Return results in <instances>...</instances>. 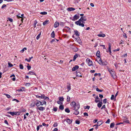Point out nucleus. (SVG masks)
Here are the masks:
<instances>
[{
	"instance_id": "obj_1",
	"label": "nucleus",
	"mask_w": 131,
	"mask_h": 131,
	"mask_svg": "<svg viewBox=\"0 0 131 131\" xmlns=\"http://www.w3.org/2000/svg\"><path fill=\"white\" fill-rule=\"evenodd\" d=\"M70 105L72 107H74L73 109H75L76 108L79 109L80 108V105L79 103H76L75 102H72Z\"/></svg>"
},
{
	"instance_id": "obj_2",
	"label": "nucleus",
	"mask_w": 131,
	"mask_h": 131,
	"mask_svg": "<svg viewBox=\"0 0 131 131\" xmlns=\"http://www.w3.org/2000/svg\"><path fill=\"white\" fill-rule=\"evenodd\" d=\"M82 17H81L78 20L75 21V24L81 26L82 27H84V25L83 23H81V22H82Z\"/></svg>"
},
{
	"instance_id": "obj_3",
	"label": "nucleus",
	"mask_w": 131,
	"mask_h": 131,
	"mask_svg": "<svg viewBox=\"0 0 131 131\" xmlns=\"http://www.w3.org/2000/svg\"><path fill=\"white\" fill-rule=\"evenodd\" d=\"M111 77L114 79H115L117 78L116 73L113 69L110 72Z\"/></svg>"
},
{
	"instance_id": "obj_4",
	"label": "nucleus",
	"mask_w": 131,
	"mask_h": 131,
	"mask_svg": "<svg viewBox=\"0 0 131 131\" xmlns=\"http://www.w3.org/2000/svg\"><path fill=\"white\" fill-rule=\"evenodd\" d=\"M79 14H77L74 15L72 20L73 21H75L79 19Z\"/></svg>"
},
{
	"instance_id": "obj_5",
	"label": "nucleus",
	"mask_w": 131,
	"mask_h": 131,
	"mask_svg": "<svg viewBox=\"0 0 131 131\" xmlns=\"http://www.w3.org/2000/svg\"><path fill=\"white\" fill-rule=\"evenodd\" d=\"M102 121H100L97 122V124L94 125L93 126L94 127L95 126L96 127L95 128L96 129H97L98 128V127L101 125V124H102Z\"/></svg>"
},
{
	"instance_id": "obj_6",
	"label": "nucleus",
	"mask_w": 131,
	"mask_h": 131,
	"mask_svg": "<svg viewBox=\"0 0 131 131\" xmlns=\"http://www.w3.org/2000/svg\"><path fill=\"white\" fill-rule=\"evenodd\" d=\"M86 62L88 64V66H90L92 65V61L90 59L88 58H87L86 61Z\"/></svg>"
},
{
	"instance_id": "obj_7",
	"label": "nucleus",
	"mask_w": 131,
	"mask_h": 131,
	"mask_svg": "<svg viewBox=\"0 0 131 131\" xmlns=\"http://www.w3.org/2000/svg\"><path fill=\"white\" fill-rule=\"evenodd\" d=\"M64 121H66V122L69 124H70L72 123V119H70L68 118L66 119H65Z\"/></svg>"
},
{
	"instance_id": "obj_8",
	"label": "nucleus",
	"mask_w": 131,
	"mask_h": 131,
	"mask_svg": "<svg viewBox=\"0 0 131 131\" xmlns=\"http://www.w3.org/2000/svg\"><path fill=\"white\" fill-rule=\"evenodd\" d=\"M37 110H38L40 111H43L45 110V108L42 106H40L38 107L37 108Z\"/></svg>"
},
{
	"instance_id": "obj_9",
	"label": "nucleus",
	"mask_w": 131,
	"mask_h": 131,
	"mask_svg": "<svg viewBox=\"0 0 131 131\" xmlns=\"http://www.w3.org/2000/svg\"><path fill=\"white\" fill-rule=\"evenodd\" d=\"M79 68V67L78 65H75L74 67L72 68V70L73 71H74L76 70Z\"/></svg>"
},
{
	"instance_id": "obj_10",
	"label": "nucleus",
	"mask_w": 131,
	"mask_h": 131,
	"mask_svg": "<svg viewBox=\"0 0 131 131\" xmlns=\"http://www.w3.org/2000/svg\"><path fill=\"white\" fill-rule=\"evenodd\" d=\"M78 109H77V108L76 109H73L72 110H73L75 111L73 113V114H74L75 115H77L79 114V112L78 111Z\"/></svg>"
},
{
	"instance_id": "obj_11",
	"label": "nucleus",
	"mask_w": 131,
	"mask_h": 131,
	"mask_svg": "<svg viewBox=\"0 0 131 131\" xmlns=\"http://www.w3.org/2000/svg\"><path fill=\"white\" fill-rule=\"evenodd\" d=\"M64 30H66V32H67L68 31L71 30V29L68 27L66 26L64 27V29H63V31Z\"/></svg>"
},
{
	"instance_id": "obj_12",
	"label": "nucleus",
	"mask_w": 131,
	"mask_h": 131,
	"mask_svg": "<svg viewBox=\"0 0 131 131\" xmlns=\"http://www.w3.org/2000/svg\"><path fill=\"white\" fill-rule=\"evenodd\" d=\"M67 10L68 11H72L74 10H75V9L73 7H69L67 8Z\"/></svg>"
},
{
	"instance_id": "obj_13",
	"label": "nucleus",
	"mask_w": 131,
	"mask_h": 131,
	"mask_svg": "<svg viewBox=\"0 0 131 131\" xmlns=\"http://www.w3.org/2000/svg\"><path fill=\"white\" fill-rule=\"evenodd\" d=\"M59 23L57 21L56 22L54 23V27L55 28H57L59 26Z\"/></svg>"
},
{
	"instance_id": "obj_14",
	"label": "nucleus",
	"mask_w": 131,
	"mask_h": 131,
	"mask_svg": "<svg viewBox=\"0 0 131 131\" xmlns=\"http://www.w3.org/2000/svg\"><path fill=\"white\" fill-rule=\"evenodd\" d=\"M97 60H97V62L99 63V64H100L101 65V64L102 61L100 57L99 58H98Z\"/></svg>"
},
{
	"instance_id": "obj_15",
	"label": "nucleus",
	"mask_w": 131,
	"mask_h": 131,
	"mask_svg": "<svg viewBox=\"0 0 131 131\" xmlns=\"http://www.w3.org/2000/svg\"><path fill=\"white\" fill-rule=\"evenodd\" d=\"M76 75L78 77H82V76L81 75V73L79 72L78 71V70H77L76 71Z\"/></svg>"
},
{
	"instance_id": "obj_16",
	"label": "nucleus",
	"mask_w": 131,
	"mask_h": 131,
	"mask_svg": "<svg viewBox=\"0 0 131 131\" xmlns=\"http://www.w3.org/2000/svg\"><path fill=\"white\" fill-rule=\"evenodd\" d=\"M68 85L67 86V88L68 90V91L71 89V86L70 83H68Z\"/></svg>"
},
{
	"instance_id": "obj_17",
	"label": "nucleus",
	"mask_w": 131,
	"mask_h": 131,
	"mask_svg": "<svg viewBox=\"0 0 131 131\" xmlns=\"http://www.w3.org/2000/svg\"><path fill=\"white\" fill-rule=\"evenodd\" d=\"M37 102L36 103V105L37 107H38L41 105L40 102V101L37 100Z\"/></svg>"
},
{
	"instance_id": "obj_18",
	"label": "nucleus",
	"mask_w": 131,
	"mask_h": 131,
	"mask_svg": "<svg viewBox=\"0 0 131 131\" xmlns=\"http://www.w3.org/2000/svg\"><path fill=\"white\" fill-rule=\"evenodd\" d=\"M81 17H82V23H85L84 21H86V19L85 16Z\"/></svg>"
},
{
	"instance_id": "obj_19",
	"label": "nucleus",
	"mask_w": 131,
	"mask_h": 131,
	"mask_svg": "<svg viewBox=\"0 0 131 131\" xmlns=\"http://www.w3.org/2000/svg\"><path fill=\"white\" fill-rule=\"evenodd\" d=\"M111 43H109L108 44V50L106 51L107 52H108L109 51H111Z\"/></svg>"
},
{
	"instance_id": "obj_20",
	"label": "nucleus",
	"mask_w": 131,
	"mask_h": 131,
	"mask_svg": "<svg viewBox=\"0 0 131 131\" xmlns=\"http://www.w3.org/2000/svg\"><path fill=\"white\" fill-rule=\"evenodd\" d=\"M55 36L54 31H53L51 34V37L52 38H54Z\"/></svg>"
},
{
	"instance_id": "obj_21",
	"label": "nucleus",
	"mask_w": 131,
	"mask_h": 131,
	"mask_svg": "<svg viewBox=\"0 0 131 131\" xmlns=\"http://www.w3.org/2000/svg\"><path fill=\"white\" fill-rule=\"evenodd\" d=\"M103 104V103L102 102H99L97 104V106L99 108L101 107Z\"/></svg>"
},
{
	"instance_id": "obj_22",
	"label": "nucleus",
	"mask_w": 131,
	"mask_h": 131,
	"mask_svg": "<svg viewBox=\"0 0 131 131\" xmlns=\"http://www.w3.org/2000/svg\"><path fill=\"white\" fill-rule=\"evenodd\" d=\"M17 17L18 18L20 19L21 21H22V23L23 22V17H21V16H18V15H17Z\"/></svg>"
},
{
	"instance_id": "obj_23",
	"label": "nucleus",
	"mask_w": 131,
	"mask_h": 131,
	"mask_svg": "<svg viewBox=\"0 0 131 131\" xmlns=\"http://www.w3.org/2000/svg\"><path fill=\"white\" fill-rule=\"evenodd\" d=\"M74 33L77 36H78L80 35V34L79 33L78 31L77 30H74Z\"/></svg>"
},
{
	"instance_id": "obj_24",
	"label": "nucleus",
	"mask_w": 131,
	"mask_h": 131,
	"mask_svg": "<svg viewBox=\"0 0 131 131\" xmlns=\"http://www.w3.org/2000/svg\"><path fill=\"white\" fill-rule=\"evenodd\" d=\"M79 54H75L74 56L73 61H74L78 57Z\"/></svg>"
},
{
	"instance_id": "obj_25",
	"label": "nucleus",
	"mask_w": 131,
	"mask_h": 131,
	"mask_svg": "<svg viewBox=\"0 0 131 131\" xmlns=\"http://www.w3.org/2000/svg\"><path fill=\"white\" fill-rule=\"evenodd\" d=\"M107 64V62L106 61L104 62H102L101 64V65L105 66Z\"/></svg>"
},
{
	"instance_id": "obj_26",
	"label": "nucleus",
	"mask_w": 131,
	"mask_h": 131,
	"mask_svg": "<svg viewBox=\"0 0 131 131\" xmlns=\"http://www.w3.org/2000/svg\"><path fill=\"white\" fill-rule=\"evenodd\" d=\"M59 100L61 102H63L64 101V98L62 96L59 97Z\"/></svg>"
},
{
	"instance_id": "obj_27",
	"label": "nucleus",
	"mask_w": 131,
	"mask_h": 131,
	"mask_svg": "<svg viewBox=\"0 0 131 131\" xmlns=\"http://www.w3.org/2000/svg\"><path fill=\"white\" fill-rule=\"evenodd\" d=\"M100 51H98L96 52V56L97 57L99 58H100Z\"/></svg>"
},
{
	"instance_id": "obj_28",
	"label": "nucleus",
	"mask_w": 131,
	"mask_h": 131,
	"mask_svg": "<svg viewBox=\"0 0 131 131\" xmlns=\"http://www.w3.org/2000/svg\"><path fill=\"white\" fill-rule=\"evenodd\" d=\"M48 20H46L43 23V25H45L46 24H48Z\"/></svg>"
},
{
	"instance_id": "obj_29",
	"label": "nucleus",
	"mask_w": 131,
	"mask_h": 131,
	"mask_svg": "<svg viewBox=\"0 0 131 131\" xmlns=\"http://www.w3.org/2000/svg\"><path fill=\"white\" fill-rule=\"evenodd\" d=\"M59 108L62 111L64 109V106L63 105H60L59 106Z\"/></svg>"
},
{
	"instance_id": "obj_30",
	"label": "nucleus",
	"mask_w": 131,
	"mask_h": 131,
	"mask_svg": "<svg viewBox=\"0 0 131 131\" xmlns=\"http://www.w3.org/2000/svg\"><path fill=\"white\" fill-rule=\"evenodd\" d=\"M97 36L99 37H105V35L104 34H100L98 35H97Z\"/></svg>"
},
{
	"instance_id": "obj_31",
	"label": "nucleus",
	"mask_w": 131,
	"mask_h": 131,
	"mask_svg": "<svg viewBox=\"0 0 131 131\" xmlns=\"http://www.w3.org/2000/svg\"><path fill=\"white\" fill-rule=\"evenodd\" d=\"M73 50L74 52H77L78 50V49L77 47H75L73 48Z\"/></svg>"
},
{
	"instance_id": "obj_32",
	"label": "nucleus",
	"mask_w": 131,
	"mask_h": 131,
	"mask_svg": "<svg viewBox=\"0 0 131 131\" xmlns=\"http://www.w3.org/2000/svg\"><path fill=\"white\" fill-rule=\"evenodd\" d=\"M7 113L10 114L12 116H13L14 115V113L13 112H8Z\"/></svg>"
},
{
	"instance_id": "obj_33",
	"label": "nucleus",
	"mask_w": 131,
	"mask_h": 131,
	"mask_svg": "<svg viewBox=\"0 0 131 131\" xmlns=\"http://www.w3.org/2000/svg\"><path fill=\"white\" fill-rule=\"evenodd\" d=\"M115 124L114 123H111L110 125V127L111 128H112L114 126Z\"/></svg>"
},
{
	"instance_id": "obj_34",
	"label": "nucleus",
	"mask_w": 131,
	"mask_h": 131,
	"mask_svg": "<svg viewBox=\"0 0 131 131\" xmlns=\"http://www.w3.org/2000/svg\"><path fill=\"white\" fill-rule=\"evenodd\" d=\"M28 74H30V75H36V74L35 73L32 72H31V71L30 72L28 73Z\"/></svg>"
},
{
	"instance_id": "obj_35",
	"label": "nucleus",
	"mask_w": 131,
	"mask_h": 131,
	"mask_svg": "<svg viewBox=\"0 0 131 131\" xmlns=\"http://www.w3.org/2000/svg\"><path fill=\"white\" fill-rule=\"evenodd\" d=\"M65 112L67 113H69L70 112V110L68 108H67L65 109Z\"/></svg>"
},
{
	"instance_id": "obj_36",
	"label": "nucleus",
	"mask_w": 131,
	"mask_h": 131,
	"mask_svg": "<svg viewBox=\"0 0 131 131\" xmlns=\"http://www.w3.org/2000/svg\"><path fill=\"white\" fill-rule=\"evenodd\" d=\"M35 103L34 102H32L30 104V106L31 107H34L35 106Z\"/></svg>"
},
{
	"instance_id": "obj_37",
	"label": "nucleus",
	"mask_w": 131,
	"mask_h": 131,
	"mask_svg": "<svg viewBox=\"0 0 131 131\" xmlns=\"http://www.w3.org/2000/svg\"><path fill=\"white\" fill-rule=\"evenodd\" d=\"M14 113V115H18L20 114L19 112H15Z\"/></svg>"
},
{
	"instance_id": "obj_38",
	"label": "nucleus",
	"mask_w": 131,
	"mask_h": 131,
	"mask_svg": "<svg viewBox=\"0 0 131 131\" xmlns=\"http://www.w3.org/2000/svg\"><path fill=\"white\" fill-rule=\"evenodd\" d=\"M37 23V20H35L34 21V24H33V25H34V27H36V25Z\"/></svg>"
},
{
	"instance_id": "obj_39",
	"label": "nucleus",
	"mask_w": 131,
	"mask_h": 131,
	"mask_svg": "<svg viewBox=\"0 0 131 131\" xmlns=\"http://www.w3.org/2000/svg\"><path fill=\"white\" fill-rule=\"evenodd\" d=\"M47 14V13L46 12H41L40 13V14H41L43 15Z\"/></svg>"
},
{
	"instance_id": "obj_40",
	"label": "nucleus",
	"mask_w": 131,
	"mask_h": 131,
	"mask_svg": "<svg viewBox=\"0 0 131 131\" xmlns=\"http://www.w3.org/2000/svg\"><path fill=\"white\" fill-rule=\"evenodd\" d=\"M41 33L40 32L37 36V37H36V39L37 40H38V39H39V37H40V36L41 35Z\"/></svg>"
},
{
	"instance_id": "obj_41",
	"label": "nucleus",
	"mask_w": 131,
	"mask_h": 131,
	"mask_svg": "<svg viewBox=\"0 0 131 131\" xmlns=\"http://www.w3.org/2000/svg\"><path fill=\"white\" fill-rule=\"evenodd\" d=\"M70 97L69 96H67V101L68 102H69L70 100Z\"/></svg>"
},
{
	"instance_id": "obj_42",
	"label": "nucleus",
	"mask_w": 131,
	"mask_h": 131,
	"mask_svg": "<svg viewBox=\"0 0 131 131\" xmlns=\"http://www.w3.org/2000/svg\"><path fill=\"white\" fill-rule=\"evenodd\" d=\"M19 67L21 69H23L24 68L22 64H20L19 65Z\"/></svg>"
},
{
	"instance_id": "obj_43",
	"label": "nucleus",
	"mask_w": 131,
	"mask_h": 131,
	"mask_svg": "<svg viewBox=\"0 0 131 131\" xmlns=\"http://www.w3.org/2000/svg\"><path fill=\"white\" fill-rule=\"evenodd\" d=\"M53 110L54 112H56L57 110V108L56 107H54L53 108Z\"/></svg>"
},
{
	"instance_id": "obj_44",
	"label": "nucleus",
	"mask_w": 131,
	"mask_h": 131,
	"mask_svg": "<svg viewBox=\"0 0 131 131\" xmlns=\"http://www.w3.org/2000/svg\"><path fill=\"white\" fill-rule=\"evenodd\" d=\"M45 95L44 94L41 95V96L40 98L41 99H44L45 98Z\"/></svg>"
},
{
	"instance_id": "obj_45",
	"label": "nucleus",
	"mask_w": 131,
	"mask_h": 131,
	"mask_svg": "<svg viewBox=\"0 0 131 131\" xmlns=\"http://www.w3.org/2000/svg\"><path fill=\"white\" fill-rule=\"evenodd\" d=\"M5 94L6 95L7 98H9L10 97V96L8 94Z\"/></svg>"
},
{
	"instance_id": "obj_46",
	"label": "nucleus",
	"mask_w": 131,
	"mask_h": 131,
	"mask_svg": "<svg viewBox=\"0 0 131 131\" xmlns=\"http://www.w3.org/2000/svg\"><path fill=\"white\" fill-rule=\"evenodd\" d=\"M96 91H98V92H101L102 91H103L102 90H100L99 88H97L96 89Z\"/></svg>"
},
{
	"instance_id": "obj_47",
	"label": "nucleus",
	"mask_w": 131,
	"mask_h": 131,
	"mask_svg": "<svg viewBox=\"0 0 131 131\" xmlns=\"http://www.w3.org/2000/svg\"><path fill=\"white\" fill-rule=\"evenodd\" d=\"M114 97L115 96L113 95H112L111 98V100H113L114 99Z\"/></svg>"
},
{
	"instance_id": "obj_48",
	"label": "nucleus",
	"mask_w": 131,
	"mask_h": 131,
	"mask_svg": "<svg viewBox=\"0 0 131 131\" xmlns=\"http://www.w3.org/2000/svg\"><path fill=\"white\" fill-rule=\"evenodd\" d=\"M27 50V48H24L23 49H22L21 50V51L22 52H24L25 50Z\"/></svg>"
},
{
	"instance_id": "obj_49",
	"label": "nucleus",
	"mask_w": 131,
	"mask_h": 131,
	"mask_svg": "<svg viewBox=\"0 0 131 131\" xmlns=\"http://www.w3.org/2000/svg\"><path fill=\"white\" fill-rule=\"evenodd\" d=\"M30 85V83H26L25 84L26 86H29Z\"/></svg>"
},
{
	"instance_id": "obj_50",
	"label": "nucleus",
	"mask_w": 131,
	"mask_h": 131,
	"mask_svg": "<svg viewBox=\"0 0 131 131\" xmlns=\"http://www.w3.org/2000/svg\"><path fill=\"white\" fill-rule=\"evenodd\" d=\"M107 102V99H104L103 100V102L104 104H105Z\"/></svg>"
},
{
	"instance_id": "obj_51",
	"label": "nucleus",
	"mask_w": 131,
	"mask_h": 131,
	"mask_svg": "<svg viewBox=\"0 0 131 131\" xmlns=\"http://www.w3.org/2000/svg\"><path fill=\"white\" fill-rule=\"evenodd\" d=\"M57 103L58 104H63V103L62 102H61V101H58L57 102Z\"/></svg>"
},
{
	"instance_id": "obj_52",
	"label": "nucleus",
	"mask_w": 131,
	"mask_h": 131,
	"mask_svg": "<svg viewBox=\"0 0 131 131\" xmlns=\"http://www.w3.org/2000/svg\"><path fill=\"white\" fill-rule=\"evenodd\" d=\"M75 123L76 124H79L80 123V122L79 121L76 120L75 121Z\"/></svg>"
},
{
	"instance_id": "obj_53",
	"label": "nucleus",
	"mask_w": 131,
	"mask_h": 131,
	"mask_svg": "<svg viewBox=\"0 0 131 131\" xmlns=\"http://www.w3.org/2000/svg\"><path fill=\"white\" fill-rule=\"evenodd\" d=\"M110 122V119H108L107 121L105 122L106 123H109Z\"/></svg>"
},
{
	"instance_id": "obj_54",
	"label": "nucleus",
	"mask_w": 131,
	"mask_h": 131,
	"mask_svg": "<svg viewBox=\"0 0 131 131\" xmlns=\"http://www.w3.org/2000/svg\"><path fill=\"white\" fill-rule=\"evenodd\" d=\"M64 23L62 22H61L60 23V25L61 26H64Z\"/></svg>"
},
{
	"instance_id": "obj_55",
	"label": "nucleus",
	"mask_w": 131,
	"mask_h": 131,
	"mask_svg": "<svg viewBox=\"0 0 131 131\" xmlns=\"http://www.w3.org/2000/svg\"><path fill=\"white\" fill-rule=\"evenodd\" d=\"M8 19L11 22H13V19H12L10 18H8Z\"/></svg>"
},
{
	"instance_id": "obj_56",
	"label": "nucleus",
	"mask_w": 131,
	"mask_h": 131,
	"mask_svg": "<svg viewBox=\"0 0 131 131\" xmlns=\"http://www.w3.org/2000/svg\"><path fill=\"white\" fill-rule=\"evenodd\" d=\"M8 65L10 67H12L13 66V65L11 63H8Z\"/></svg>"
},
{
	"instance_id": "obj_57",
	"label": "nucleus",
	"mask_w": 131,
	"mask_h": 131,
	"mask_svg": "<svg viewBox=\"0 0 131 131\" xmlns=\"http://www.w3.org/2000/svg\"><path fill=\"white\" fill-rule=\"evenodd\" d=\"M83 114H84V116H88V114L87 113H86V112L84 113Z\"/></svg>"
},
{
	"instance_id": "obj_58",
	"label": "nucleus",
	"mask_w": 131,
	"mask_h": 131,
	"mask_svg": "<svg viewBox=\"0 0 131 131\" xmlns=\"http://www.w3.org/2000/svg\"><path fill=\"white\" fill-rule=\"evenodd\" d=\"M4 123L7 124V125H9V124L7 120H5L4 121Z\"/></svg>"
},
{
	"instance_id": "obj_59",
	"label": "nucleus",
	"mask_w": 131,
	"mask_h": 131,
	"mask_svg": "<svg viewBox=\"0 0 131 131\" xmlns=\"http://www.w3.org/2000/svg\"><path fill=\"white\" fill-rule=\"evenodd\" d=\"M6 6V5L5 4H4L2 6L1 8L2 9H3L4 7H5Z\"/></svg>"
},
{
	"instance_id": "obj_60",
	"label": "nucleus",
	"mask_w": 131,
	"mask_h": 131,
	"mask_svg": "<svg viewBox=\"0 0 131 131\" xmlns=\"http://www.w3.org/2000/svg\"><path fill=\"white\" fill-rule=\"evenodd\" d=\"M42 102L43 103V105L45 104L46 105V102L45 101H43Z\"/></svg>"
},
{
	"instance_id": "obj_61",
	"label": "nucleus",
	"mask_w": 131,
	"mask_h": 131,
	"mask_svg": "<svg viewBox=\"0 0 131 131\" xmlns=\"http://www.w3.org/2000/svg\"><path fill=\"white\" fill-rule=\"evenodd\" d=\"M105 108V105H103L102 107L101 108V110H102L103 108Z\"/></svg>"
},
{
	"instance_id": "obj_62",
	"label": "nucleus",
	"mask_w": 131,
	"mask_h": 131,
	"mask_svg": "<svg viewBox=\"0 0 131 131\" xmlns=\"http://www.w3.org/2000/svg\"><path fill=\"white\" fill-rule=\"evenodd\" d=\"M58 125V124L57 123H55L53 124V126L56 127Z\"/></svg>"
},
{
	"instance_id": "obj_63",
	"label": "nucleus",
	"mask_w": 131,
	"mask_h": 131,
	"mask_svg": "<svg viewBox=\"0 0 131 131\" xmlns=\"http://www.w3.org/2000/svg\"><path fill=\"white\" fill-rule=\"evenodd\" d=\"M25 60L27 61L28 62H30V61L31 60L29 59H27L26 58L25 59Z\"/></svg>"
},
{
	"instance_id": "obj_64",
	"label": "nucleus",
	"mask_w": 131,
	"mask_h": 131,
	"mask_svg": "<svg viewBox=\"0 0 131 131\" xmlns=\"http://www.w3.org/2000/svg\"><path fill=\"white\" fill-rule=\"evenodd\" d=\"M97 119H95L93 121V122L94 123H96L97 122Z\"/></svg>"
}]
</instances>
